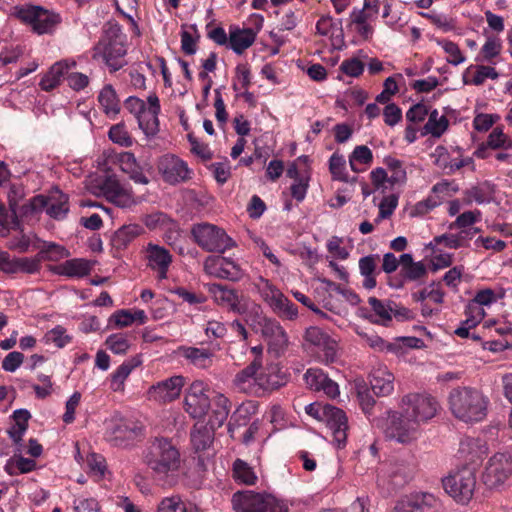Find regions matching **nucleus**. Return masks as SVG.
<instances>
[{"label": "nucleus", "mask_w": 512, "mask_h": 512, "mask_svg": "<svg viewBox=\"0 0 512 512\" xmlns=\"http://www.w3.org/2000/svg\"><path fill=\"white\" fill-rule=\"evenodd\" d=\"M449 121L445 115H440L439 112L434 109L430 112L428 121L424 125L422 135H432L433 137L439 138L447 130Z\"/></svg>", "instance_id": "36"}, {"label": "nucleus", "mask_w": 512, "mask_h": 512, "mask_svg": "<svg viewBox=\"0 0 512 512\" xmlns=\"http://www.w3.org/2000/svg\"><path fill=\"white\" fill-rule=\"evenodd\" d=\"M140 433L141 429L138 426L118 415L105 421V439L113 446L127 447Z\"/></svg>", "instance_id": "16"}, {"label": "nucleus", "mask_w": 512, "mask_h": 512, "mask_svg": "<svg viewBox=\"0 0 512 512\" xmlns=\"http://www.w3.org/2000/svg\"><path fill=\"white\" fill-rule=\"evenodd\" d=\"M305 411L308 415L327 425L338 448L346 444L348 420L343 410L329 404L316 402L307 405Z\"/></svg>", "instance_id": "7"}, {"label": "nucleus", "mask_w": 512, "mask_h": 512, "mask_svg": "<svg viewBox=\"0 0 512 512\" xmlns=\"http://www.w3.org/2000/svg\"><path fill=\"white\" fill-rule=\"evenodd\" d=\"M256 33L251 28H235L229 34V46L237 54H242L255 41Z\"/></svg>", "instance_id": "34"}, {"label": "nucleus", "mask_w": 512, "mask_h": 512, "mask_svg": "<svg viewBox=\"0 0 512 512\" xmlns=\"http://www.w3.org/2000/svg\"><path fill=\"white\" fill-rule=\"evenodd\" d=\"M285 374L276 365L258 370L259 396L266 391H272L286 384Z\"/></svg>", "instance_id": "29"}, {"label": "nucleus", "mask_w": 512, "mask_h": 512, "mask_svg": "<svg viewBox=\"0 0 512 512\" xmlns=\"http://www.w3.org/2000/svg\"><path fill=\"white\" fill-rule=\"evenodd\" d=\"M206 288L217 305L240 315L247 314L248 318L251 317V305L254 302L250 303L243 295H239L235 289L218 283L207 284Z\"/></svg>", "instance_id": "15"}, {"label": "nucleus", "mask_w": 512, "mask_h": 512, "mask_svg": "<svg viewBox=\"0 0 512 512\" xmlns=\"http://www.w3.org/2000/svg\"><path fill=\"white\" fill-rule=\"evenodd\" d=\"M440 506V500L433 494L415 493L400 500L393 512H431Z\"/></svg>", "instance_id": "22"}, {"label": "nucleus", "mask_w": 512, "mask_h": 512, "mask_svg": "<svg viewBox=\"0 0 512 512\" xmlns=\"http://www.w3.org/2000/svg\"><path fill=\"white\" fill-rule=\"evenodd\" d=\"M436 399L425 393H408L401 397L399 408L421 426L435 417L438 411Z\"/></svg>", "instance_id": "12"}, {"label": "nucleus", "mask_w": 512, "mask_h": 512, "mask_svg": "<svg viewBox=\"0 0 512 512\" xmlns=\"http://www.w3.org/2000/svg\"><path fill=\"white\" fill-rule=\"evenodd\" d=\"M443 487L455 501L467 504L473 497L476 487V472L464 466L442 480Z\"/></svg>", "instance_id": "10"}, {"label": "nucleus", "mask_w": 512, "mask_h": 512, "mask_svg": "<svg viewBox=\"0 0 512 512\" xmlns=\"http://www.w3.org/2000/svg\"><path fill=\"white\" fill-rule=\"evenodd\" d=\"M180 354L189 360L193 365L206 368L211 364L212 352L207 349H200L196 347H181Z\"/></svg>", "instance_id": "38"}, {"label": "nucleus", "mask_w": 512, "mask_h": 512, "mask_svg": "<svg viewBox=\"0 0 512 512\" xmlns=\"http://www.w3.org/2000/svg\"><path fill=\"white\" fill-rule=\"evenodd\" d=\"M303 338L305 346L315 348L323 362L332 363L336 360L337 342L322 329L311 326L306 329Z\"/></svg>", "instance_id": "17"}, {"label": "nucleus", "mask_w": 512, "mask_h": 512, "mask_svg": "<svg viewBox=\"0 0 512 512\" xmlns=\"http://www.w3.org/2000/svg\"><path fill=\"white\" fill-rule=\"evenodd\" d=\"M235 512H289L287 503L271 494L236 492L232 497Z\"/></svg>", "instance_id": "8"}, {"label": "nucleus", "mask_w": 512, "mask_h": 512, "mask_svg": "<svg viewBox=\"0 0 512 512\" xmlns=\"http://www.w3.org/2000/svg\"><path fill=\"white\" fill-rule=\"evenodd\" d=\"M133 366L128 363L121 364L111 375L110 387L113 391L123 390L124 382L132 372Z\"/></svg>", "instance_id": "58"}, {"label": "nucleus", "mask_w": 512, "mask_h": 512, "mask_svg": "<svg viewBox=\"0 0 512 512\" xmlns=\"http://www.w3.org/2000/svg\"><path fill=\"white\" fill-rule=\"evenodd\" d=\"M102 194L118 207L128 208L135 204L132 193L115 177H107L101 185Z\"/></svg>", "instance_id": "23"}, {"label": "nucleus", "mask_w": 512, "mask_h": 512, "mask_svg": "<svg viewBox=\"0 0 512 512\" xmlns=\"http://www.w3.org/2000/svg\"><path fill=\"white\" fill-rule=\"evenodd\" d=\"M17 17L29 24L39 35L52 33L61 21L57 13L33 5L19 8Z\"/></svg>", "instance_id": "14"}, {"label": "nucleus", "mask_w": 512, "mask_h": 512, "mask_svg": "<svg viewBox=\"0 0 512 512\" xmlns=\"http://www.w3.org/2000/svg\"><path fill=\"white\" fill-rule=\"evenodd\" d=\"M124 107L137 119L140 129L147 137H153L159 132V114L161 105L156 93H150L144 101L130 96L124 101Z\"/></svg>", "instance_id": "5"}, {"label": "nucleus", "mask_w": 512, "mask_h": 512, "mask_svg": "<svg viewBox=\"0 0 512 512\" xmlns=\"http://www.w3.org/2000/svg\"><path fill=\"white\" fill-rule=\"evenodd\" d=\"M247 321L256 331H260L271 352L275 355L284 353L289 344L288 335L278 321L263 315L259 304L251 305V317Z\"/></svg>", "instance_id": "6"}, {"label": "nucleus", "mask_w": 512, "mask_h": 512, "mask_svg": "<svg viewBox=\"0 0 512 512\" xmlns=\"http://www.w3.org/2000/svg\"><path fill=\"white\" fill-rule=\"evenodd\" d=\"M269 307L276 313L279 317L294 320L298 316V308L297 306L291 302L282 292L277 297V300H274Z\"/></svg>", "instance_id": "39"}, {"label": "nucleus", "mask_w": 512, "mask_h": 512, "mask_svg": "<svg viewBox=\"0 0 512 512\" xmlns=\"http://www.w3.org/2000/svg\"><path fill=\"white\" fill-rule=\"evenodd\" d=\"M512 475V455L495 453L492 455L482 473V481L489 489L502 487Z\"/></svg>", "instance_id": "13"}, {"label": "nucleus", "mask_w": 512, "mask_h": 512, "mask_svg": "<svg viewBox=\"0 0 512 512\" xmlns=\"http://www.w3.org/2000/svg\"><path fill=\"white\" fill-rule=\"evenodd\" d=\"M98 101L109 117H115L120 112V102L115 89L111 85H106L99 93Z\"/></svg>", "instance_id": "35"}, {"label": "nucleus", "mask_w": 512, "mask_h": 512, "mask_svg": "<svg viewBox=\"0 0 512 512\" xmlns=\"http://www.w3.org/2000/svg\"><path fill=\"white\" fill-rule=\"evenodd\" d=\"M157 512H194L180 496L165 497L158 505Z\"/></svg>", "instance_id": "45"}, {"label": "nucleus", "mask_w": 512, "mask_h": 512, "mask_svg": "<svg viewBox=\"0 0 512 512\" xmlns=\"http://www.w3.org/2000/svg\"><path fill=\"white\" fill-rule=\"evenodd\" d=\"M143 461L152 470L154 479L162 487L176 484V472L181 465L180 452L167 438H155L143 452Z\"/></svg>", "instance_id": "1"}, {"label": "nucleus", "mask_w": 512, "mask_h": 512, "mask_svg": "<svg viewBox=\"0 0 512 512\" xmlns=\"http://www.w3.org/2000/svg\"><path fill=\"white\" fill-rule=\"evenodd\" d=\"M75 66L76 62L73 60H61L54 63L40 80V88L46 92L55 89L60 85L61 80L67 75L69 70Z\"/></svg>", "instance_id": "28"}, {"label": "nucleus", "mask_w": 512, "mask_h": 512, "mask_svg": "<svg viewBox=\"0 0 512 512\" xmlns=\"http://www.w3.org/2000/svg\"><path fill=\"white\" fill-rule=\"evenodd\" d=\"M304 381L310 389L321 391L330 398H335L340 393L339 385L319 368H309L304 374Z\"/></svg>", "instance_id": "24"}, {"label": "nucleus", "mask_w": 512, "mask_h": 512, "mask_svg": "<svg viewBox=\"0 0 512 512\" xmlns=\"http://www.w3.org/2000/svg\"><path fill=\"white\" fill-rule=\"evenodd\" d=\"M481 218V212L479 210L466 211L460 214L456 220L450 224V228H465L473 225Z\"/></svg>", "instance_id": "62"}, {"label": "nucleus", "mask_w": 512, "mask_h": 512, "mask_svg": "<svg viewBox=\"0 0 512 512\" xmlns=\"http://www.w3.org/2000/svg\"><path fill=\"white\" fill-rule=\"evenodd\" d=\"M8 202L9 207L12 210L13 214L17 216V214L21 215V209H18L19 201L24 197V188L22 185L11 184L8 190Z\"/></svg>", "instance_id": "60"}, {"label": "nucleus", "mask_w": 512, "mask_h": 512, "mask_svg": "<svg viewBox=\"0 0 512 512\" xmlns=\"http://www.w3.org/2000/svg\"><path fill=\"white\" fill-rule=\"evenodd\" d=\"M372 425L380 429L386 438L400 444H410L421 435V426L403 411L387 410L385 416L371 420Z\"/></svg>", "instance_id": "3"}, {"label": "nucleus", "mask_w": 512, "mask_h": 512, "mask_svg": "<svg viewBox=\"0 0 512 512\" xmlns=\"http://www.w3.org/2000/svg\"><path fill=\"white\" fill-rule=\"evenodd\" d=\"M105 344L108 349H110L114 354L118 355L125 354L130 348L128 336L122 333H115L108 336Z\"/></svg>", "instance_id": "52"}, {"label": "nucleus", "mask_w": 512, "mask_h": 512, "mask_svg": "<svg viewBox=\"0 0 512 512\" xmlns=\"http://www.w3.org/2000/svg\"><path fill=\"white\" fill-rule=\"evenodd\" d=\"M142 232V228L136 224L125 225L115 233V241L120 245H126Z\"/></svg>", "instance_id": "57"}, {"label": "nucleus", "mask_w": 512, "mask_h": 512, "mask_svg": "<svg viewBox=\"0 0 512 512\" xmlns=\"http://www.w3.org/2000/svg\"><path fill=\"white\" fill-rule=\"evenodd\" d=\"M212 408L209 425L211 428H219L227 420L231 410L230 400L222 393L216 392L210 400Z\"/></svg>", "instance_id": "30"}, {"label": "nucleus", "mask_w": 512, "mask_h": 512, "mask_svg": "<svg viewBox=\"0 0 512 512\" xmlns=\"http://www.w3.org/2000/svg\"><path fill=\"white\" fill-rule=\"evenodd\" d=\"M461 451L471 454L470 460L474 462L487 453V445L480 439H467L461 442Z\"/></svg>", "instance_id": "51"}, {"label": "nucleus", "mask_w": 512, "mask_h": 512, "mask_svg": "<svg viewBox=\"0 0 512 512\" xmlns=\"http://www.w3.org/2000/svg\"><path fill=\"white\" fill-rule=\"evenodd\" d=\"M148 266L157 272L159 279L167 277L168 268L172 262L170 252L159 245L149 243L146 248Z\"/></svg>", "instance_id": "26"}, {"label": "nucleus", "mask_w": 512, "mask_h": 512, "mask_svg": "<svg viewBox=\"0 0 512 512\" xmlns=\"http://www.w3.org/2000/svg\"><path fill=\"white\" fill-rule=\"evenodd\" d=\"M469 231H461L458 234H443L436 236L434 242L436 245H444L451 249H457L466 245V242L471 238Z\"/></svg>", "instance_id": "44"}, {"label": "nucleus", "mask_w": 512, "mask_h": 512, "mask_svg": "<svg viewBox=\"0 0 512 512\" xmlns=\"http://www.w3.org/2000/svg\"><path fill=\"white\" fill-rule=\"evenodd\" d=\"M448 399L452 414L460 421L477 423L484 420L487 415L489 400L476 388H454Z\"/></svg>", "instance_id": "2"}, {"label": "nucleus", "mask_w": 512, "mask_h": 512, "mask_svg": "<svg viewBox=\"0 0 512 512\" xmlns=\"http://www.w3.org/2000/svg\"><path fill=\"white\" fill-rule=\"evenodd\" d=\"M323 283L326 285V290L330 294V298L334 296H340V299H345L351 304H357L359 302V297L355 293L350 290L342 288L339 284H336L329 280H323Z\"/></svg>", "instance_id": "54"}, {"label": "nucleus", "mask_w": 512, "mask_h": 512, "mask_svg": "<svg viewBox=\"0 0 512 512\" xmlns=\"http://www.w3.org/2000/svg\"><path fill=\"white\" fill-rule=\"evenodd\" d=\"M43 210L54 219L61 220L65 218L69 211L67 195L58 190L48 198L43 195H37L22 205L21 216L33 218Z\"/></svg>", "instance_id": "9"}, {"label": "nucleus", "mask_w": 512, "mask_h": 512, "mask_svg": "<svg viewBox=\"0 0 512 512\" xmlns=\"http://www.w3.org/2000/svg\"><path fill=\"white\" fill-rule=\"evenodd\" d=\"M191 234L197 245L207 252L223 253L235 245L222 228L210 223L194 224Z\"/></svg>", "instance_id": "11"}, {"label": "nucleus", "mask_w": 512, "mask_h": 512, "mask_svg": "<svg viewBox=\"0 0 512 512\" xmlns=\"http://www.w3.org/2000/svg\"><path fill=\"white\" fill-rule=\"evenodd\" d=\"M206 392L207 385L200 380L194 381L188 387L184 399V408L192 418L201 419L207 414L211 403Z\"/></svg>", "instance_id": "18"}, {"label": "nucleus", "mask_w": 512, "mask_h": 512, "mask_svg": "<svg viewBox=\"0 0 512 512\" xmlns=\"http://www.w3.org/2000/svg\"><path fill=\"white\" fill-rule=\"evenodd\" d=\"M234 477L246 484L254 485L257 480V476L252 467H250L245 461L237 459L233 464Z\"/></svg>", "instance_id": "46"}, {"label": "nucleus", "mask_w": 512, "mask_h": 512, "mask_svg": "<svg viewBox=\"0 0 512 512\" xmlns=\"http://www.w3.org/2000/svg\"><path fill=\"white\" fill-rule=\"evenodd\" d=\"M203 269L210 276L230 281H239L244 275L243 269L237 262L223 256L207 257L203 263Z\"/></svg>", "instance_id": "19"}, {"label": "nucleus", "mask_w": 512, "mask_h": 512, "mask_svg": "<svg viewBox=\"0 0 512 512\" xmlns=\"http://www.w3.org/2000/svg\"><path fill=\"white\" fill-rule=\"evenodd\" d=\"M436 152L438 153L437 163L444 169H448V173H453L456 170L461 169L472 163L471 158L455 159L448 162V155L443 147H437Z\"/></svg>", "instance_id": "47"}, {"label": "nucleus", "mask_w": 512, "mask_h": 512, "mask_svg": "<svg viewBox=\"0 0 512 512\" xmlns=\"http://www.w3.org/2000/svg\"><path fill=\"white\" fill-rule=\"evenodd\" d=\"M395 377L384 365L374 367L370 373L371 389L377 396H389L394 391Z\"/></svg>", "instance_id": "27"}, {"label": "nucleus", "mask_w": 512, "mask_h": 512, "mask_svg": "<svg viewBox=\"0 0 512 512\" xmlns=\"http://www.w3.org/2000/svg\"><path fill=\"white\" fill-rule=\"evenodd\" d=\"M158 170L163 180L175 185L191 179L192 170L187 163L179 157L171 154L161 157L158 163Z\"/></svg>", "instance_id": "20"}, {"label": "nucleus", "mask_w": 512, "mask_h": 512, "mask_svg": "<svg viewBox=\"0 0 512 512\" xmlns=\"http://www.w3.org/2000/svg\"><path fill=\"white\" fill-rule=\"evenodd\" d=\"M309 180V172L305 170L304 177L300 178L298 181H294L293 184L291 185V195L298 202H301L305 199L309 187Z\"/></svg>", "instance_id": "59"}, {"label": "nucleus", "mask_w": 512, "mask_h": 512, "mask_svg": "<svg viewBox=\"0 0 512 512\" xmlns=\"http://www.w3.org/2000/svg\"><path fill=\"white\" fill-rule=\"evenodd\" d=\"M473 66H470L466 69L463 75V81L465 84H473L476 86L482 85L486 79L495 80L499 77L498 72L491 66L486 65H477L475 67L476 71L471 80H467V74L470 72Z\"/></svg>", "instance_id": "42"}, {"label": "nucleus", "mask_w": 512, "mask_h": 512, "mask_svg": "<svg viewBox=\"0 0 512 512\" xmlns=\"http://www.w3.org/2000/svg\"><path fill=\"white\" fill-rule=\"evenodd\" d=\"M385 164L391 173L389 176V182L391 184L403 183L406 180V171L403 168L401 161L388 157L385 159Z\"/></svg>", "instance_id": "55"}, {"label": "nucleus", "mask_w": 512, "mask_h": 512, "mask_svg": "<svg viewBox=\"0 0 512 512\" xmlns=\"http://www.w3.org/2000/svg\"><path fill=\"white\" fill-rule=\"evenodd\" d=\"M215 428L206 425H195L191 431V443L196 451L206 450L213 441V430Z\"/></svg>", "instance_id": "37"}, {"label": "nucleus", "mask_w": 512, "mask_h": 512, "mask_svg": "<svg viewBox=\"0 0 512 512\" xmlns=\"http://www.w3.org/2000/svg\"><path fill=\"white\" fill-rule=\"evenodd\" d=\"M368 304L371 307V312L369 314H365L364 316L369 319L371 322L381 325H388V323L392 320V314L394 309L392 307V302L382 301L377 299L376 297H370L368 299Z\"/></svg>", "instance_id": "32"}, {"label": "nucleus", "mask_w": 512, "mask_h": 512, "mask_svg": "<svg viewBox=\"0 0 512 512\" xmlns=\"http://www.w3.org/2000/svg\"><path fill=\"white\" fill-rule=\"evenodd\" d=\"M437 44L442 47L445 53L448 55L447 62L454 66H457L463 62H465L466 58L461 52L459 46L448 40H436Z\"/></svg>", "instance_id": "49"}, {"label": "nucleus", "mask_w": 512, "mask_h": 512, "mask_svg": "<svg viewBox=\"0 0 512 512\" xmlns=\"http://www.w3.org/2000/svg\"><path fill=\"white\" fill-rule=\"evenodd\" d=\"M109 138L121 146L128 147L132 144V138L123 125L117 124L110 128Z\"/></svg>", "instance_id": "61"}, {"label": "nucleus", "mask_w": 512, "mask_h": 512, "mask_svg": "<svg viewBox=\"0 0 512 512\" xmlns=\"http://www.w3.org/2000/svg\"><path fill=\"white\" fill-rule=\"evenodd\" d=\"M501 50V40L495 36H488L480 51L482 60L491 62L493 58L500 54Z\"/></svg>", "instance_id": "53"}, {"label": "nucleus", "mask_w": 512, "mask_h": 512, "mask_svg": "<svg viewBox=\"0 0 512 512\" xmlns=\"http://www.w3.org/2000/svg\"><path fill=\"white\" fill-rule=\"evenodd\" d=\"M257 412V405L253 401L243 402L241 405L237 407V409L233 412L230 421L228 423V432L231 437H235V431L243 426H246L252 415Z\"/></svg>", "instance_id": "33"}, {"label": "nucleus", "mask_w": 512, "mask_h": 512, "mask_svg": "<svg viewBox=\"0 0 512 512\" xmlns=\"http://www.w3.org/2000/svg\"><path fill=\"white\" fill-rule=\"evenodd\" d=\"M91 269L90 261L83 258H74L55 266L53 271L58 275L82 278L90 274Z\"/></svg>", "instance_id": "31"}, {"label": "nucleus", "mask_w": 512, "mask_h": 512, "mask_svg": "<svg viewBox=\"0 0 512 512\" xmlns=\"http://www.w3.org/2000/svg\"><path fill=\"white\" fill-rule=\"evenodd\" d=\"M126 36L118 24H108L104 33L94 47V59H102L112 71L119 70L124 65L126 55Z\"/></svg>", "instance_id": "4"}, {"label": "nucleus", "mask_w": 512, "mask_h": 512, "mask_svg": "<svg viewBox=\"0 0 512 512\" xmlns=\"http://www.w3.org/2000/svg\"><path fill=\"white\" fill-rule=\"evenodd\" d=\"M373 160L372 151L365 145L356 146L349 156V164L352 171L358 173L363 171L358 164L369 165Z\"/></svg>", "instance_id": "43"}, {"label": "nucleus", "mask_w": 512, "mask_h": 512, "mask_svg": "<svg viewBox=\"0 0 512 512\" xmlns=\"http://www.w3.org/2000/svg\"><path fill=\"white\" fill-rule=\"evenodd\" d=\"M45 341L53 343L58 348H63L71 341V337L67 335L64 327L58 325L45 334Z\"/></svg>", "instance_id": "56"}, {"label": "nucleus", "mask_w": 512, "mask_h": 512, "mask_svg": "<svg viewBox=\"0 0 512 512\" xmlns=\"http://www.w3.org/2000/svg\"><path fill=\"white\" fill-rule=\"evenodd\" d=\"M340 69L348 76L358 77L364 70V64L357 58L344 60L341 63Z\"/></svg>", "instance_id": "64"}, {"label": "nucleus", "mask_w": 512, "mask_h": 512, "mask_svg": "<svg viewBox=\"0 0 512 512\" xmlns=\"http://www.w3.org/2000/svg\"><path fill=\"white\" fill-rule=\"evenodd\" d=\"M486 146L491 149L512 148V139L509 138L500 127L494 128L489 134Z\"/></svg>", "instance_id": "50"}, {"label": "nucleus", "mask_w": 512, "mask_h": 512, "mask_svg": "<svg viewBox=\"0 0 512 512\" xmlns=\"http://www.w3.org/2000/svg\"><path fill=\"white\" fill-rule=\"evenodd\" d=\"M254 288L259 293L262 300L269 306L277 297L281 291L267 278L258 276L253 282Z\"/></svg>", "instance_id": "41"}, {"label": "nucleus", "mask_w": 512, "mask_h": 512, "mask_svg": "<svg viewBox=\"0 0 512 512\" xmlns=\"http://www.w3.org/2000/svg\"><path fill=\"white\" fill-rule=\"evenodd\" d=\"M421 16L428 19L433 25H435L443 32H450L456 28L455 20L445 14L431 11L427 13H421Z\"/></svg>", "instance_id": "48"}, {"label": "nucleus", "mask_w": 512, "mask_h": 512, "mask_svg": "<svg viewBox=\"0 0 512 512\" xmlns=\"http://www.w3.org/2000/svg\"><path fill=\"white\" fill-rule=\"evenodd\" d=\"M329 171L333 180L341 182H354L356 177L350 179L346 170V160L343 155L333 153L329 159Z\"/></svg>", "instance_id": "40"}, {"label": "nucleus", "mask_w": 512, "mask_h": 512, "mask_svg": "<svg viewBox=\"0 0 512 512\" xmlns=\"http://www.w3.org/2000/svg\"><path fill=\"white\" fill-rule=\"evenodd\" d=\"M261 368V361L255 359L247 367L240 370L233 380V384L240 392L259 396L258 370Z\"/></svg>", "instance_id": "25"}, {"label": "nucleus", "mask_w": 512, "mask_h": 512, "mask_svg": "<svg viewBox=\"0 0 512 512\" xmlns=\"http://www.w3.org/2000/svg\"><path fill=\"white\" fill-rule=\"evenodd\" d=\"M427 274L426 266L421 262H417L414 265L404 267V271L401 275L404 279L409 281H417L424 278Z\"/></svg>", "instance_id": "63"}, {"label": "nucleus", "mask_w": 512, "mask_h": 512, "mask_svg": "<svg viewBox=\"0 0 512 512\" xmlns=\"http://www.w3.org/2000/svg\"><path fill=\"white\" fill-rule=\"evenodd\" d=\"M184 384L182 376H172L152 385L147 392L148 398L157 403L172 402L180 396Z\"/></svg>", "instance_id": "21"}]
</instances>
